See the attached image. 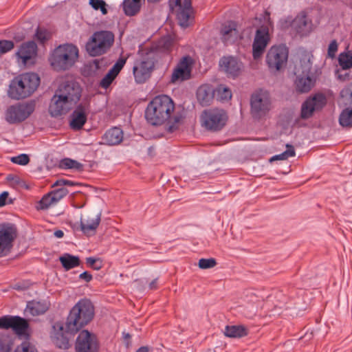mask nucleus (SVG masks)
Segmentation results:
<instances>
[{"mask_svg": "<svg viewBox=\"0 0 352 352\" xmlns=\"http://www.w3.org/2000/svg\"><path fill=\"white\" fill-rule=\"evenodd\" d=\"M311 69V63L307 56L300 60L299 64L295 66L294 74L296 76L309 75Z\"/></svg>", "mask_w": 352, "mask_h": 352, "instance_id": "obj_32", "label": "nucleus"}, {"mask_svg": "<svg viewBox=\"0 0 352 352\" xmlns=\"http://www.w3.org/2000/svg\"><path fill=\"white\" fill-rule=\"evenodd\" d=\"M241 63L233 56H223L219 60V67L228 76L236 77L241 71Z\"/></svg>", "mask_w": 352, "mask_h": 352, "instance_id": "obj_22", "label": "nucleus"}, {"mask_svg": "<svg viewBox=\"0 0 352 352\" xmlns=\"http://www.w3.org/2000/svg\"><path fill=\"white\" fill-rule=\"evenodd\" d=\"M224 334L229 338H242L248 334V329L242 325H228L225 328Z\"/></svg>", "mask_w": 352, "mask_h": 352, "instance_id": "obj_31", "label": "nucleus"}, {"mask_svg": "<svg viewBox=\"0 0 352 352\" xmlns=\"http://www.w3.org/2000/svg\"><path fill=\"white\" fill-rule=\"evenodd\" d=\"M214 91L208 85H202L197 91V100L203 106H208L212 100Z\"/></svg>", "mask_w": 352, "mask_h": 352, "instance_id": "obj_29", "label": "nucleus"}, {"mask_svg": "<svg viewBox=\"0 0 352 352\" xmlns=\"http://www.w3.org/2000/svg\"><path fill=\"white\" fill-rule=\"evenodd\" d=\"M56 204L50 193L45 195L39 201L38 208L41 210L47 209L51 205Z\"/></svg>", "mask_w": 352, "mask_h": 352, "instance_id": "obj_45", "label": "nucleus"}, {"mask_svg": "<svg viewBox=\"0 0 352 352\" xmlns=\"http://www.w3.org/2000/svg\"><path fill=\"white\" fill-rule=\"evenodd\" d=\"M54 234L57 238H62L64 235V233L62 230H58L54 232Z\"/></svg>", "mask_w": 352, "mask_h": 352, "instance_id": "obj_58", "label": "nucleus"}, {"mask_svg": "<svg viewBox=\"0 0 352 352\" xmlns=\"http://www.w3.org/2000/svg\"><path fill=\"white\" fill-rule=\"evenodd\" d=\"M35 36L38 41L44 43L49 39L50 35L47 30L38 28L35 34Z\"/></svg>", "mask_w": 352, "mask_h": 352, "instance_id": "obj_48", "label": "nucleus"}, {"mask_svg": "<svg viewBox=\"0 0 352 352\" xmlns=\"http://www.w3.org/2000/svg\"><path fill=\"white\" fill-rule=\"evenodd\" d=\"M325 104L326 98L322 94L310 97L302 104L300 117L302 119L309 118L316 110L322 109Z\"/></svg>", "mask_w": 352, "mask_h": 352, "instance_id": "obj_18", "label": "nucleus"}, {"mask_svg": "<svg viewBox=\"0 0 352 352\" xmlns=\"http://www.w3.org/2000/svg\"><path fill=\"white\" fill-rule=\"evenodd\" d=\"M157 288V278L153 280L149 284V289L151 290L156 289Z\"/></svg>", "mask_w": 352, "mask_h": 352, "instance_id": "obj_57", "label": "nucleus"}, {"mask_svg": "<svg viewBox=\"0 0 352 352\" xmlns=\"http://www.w3.org/2000/svg\"><path fill=\"white\" fill-rule=\"evenodd\" d=\"M217 100L221 101H228L232 98L231 90L223 85H219L214 90Z\"/></svg>", "mask_w": 352, "mask_h": 352, "instance_id": "obj_36", "label": "nucleus"}, {"mask_svg": "<svg viewBox=\"0 0 352 352\" xmlns=\"http://www.w3.org/2000/svg\"><path fill=\"white\" fill-rule=\"evenodd\" d=\"M169 3L171 8L178 7L177 19L179 24L184 28L188 27L193 14L191 0H169Z\"/></svg>", "mask_w": 352, "mask_h": 352, "instance_id": "obj_14", "label": "nucleus"}, {"mask_svg": "<svg viewBox=\"0 0 352 352\" xmlns=\"http://www.w3.org/2000/svg\"><path fill=\"white\" fill-rule=\"evenodd\" d=\"M36 45L34 41H30L21 45L16 55L23 60L24 64L32 58L36 54Z\"/></svg>", "mask_w": 352, "mask_h": 352, "instance_id": "obj_26", "label": "nucleus"}, {"mask_svg": "<svg viewBox=\"0 0 352 352\" xmlns=\"http://www.w3.org/2000/svg\"><path fill=\"white\" fill-rule=\"evenodd\" d=\"M14 352H37V350L29 342H23L16 347Z\"/></svg>", "mask_w": 352, "mask_h": 352, "instance_id": "obj_49", "label": "nucleus"}, {"mask_svg": "<svg viewBox=\"0 0 352 352\" xmlns=\"http://www.w3.org/2000/svg\"><path fill=\"white\" fill-rule=\"evenodd\" d=\"M101 221L100 214H91L80 219V230L87 236L94 235Z\"/></svg>", "mask_w": 352, "mask_h": 352, "instance_id": "obj_23", "label": "nucleus"}, {"mask_svg": "<svg viewBox=\"0 0 352 352\" xmlns=\"http://www.w3.org/2000/svg\"><path fill=\"white\" fill-rule=\"evenodd\" d=\"M78 53V48L72 43L60 45L51 56V65L56 71L67 70L77 61Z\"/></svg>", "mask_w": 352, "mask_h": 352, "instance_id": "obj_4", "label": "nucleus"}, {"mask_svg": "<svg viewBox=\"0 0 352 352\" xmlns=\"http://www.w3.org/2000/svg\"><path fill=\"white\" fill-rule=\"evenodd\" d=\"M69 191L65 187L60 186L59 188L54 190L50 192L52 197V199L54 200L55 203H57L62 198L68 194Z\"/></svg>", "mask_w": 352, "mask_h": 352, "instance_id": "obj_43", "label": "nucleus"}, {"mask_svg": "<svg viewBox=\"0 0 352 352\" xmlns=\"http://www.w3.org/2000/svg\"><path fill=\"white\" fill-rule=\"evenodd\" d=\"M56 92L61 96H65V100L72 104H76L80 98L81 88L78 83L70 81L61 85Z\"/></svg>", "mask_w": 352, "mask_h": 352, "instance_id": "obj_19", "label": "nucleus"}, {"mask_svg": "<svg viewBox=\"0 0 352 352\" xmlns=\"http://www.w3.org/2000/svg\"><path fill=\"white\" fill-rule=\"evenodd\" d=\"M285 23H282L283 28H287L289 25L300 36H307L313 30L312 21L305 11L300 12L292 21H285Z\"/></svg>", "mask_w": 352, "mask_h": 352, "instance_id": "obj_12", "label": "nucleus"}, {"mask_svg": "<svg viewBox=\"0 0 352 352\" xmlns=\"http://www.w3.org/2000/svg\"><path fill=\"white\" fill-rule=\"evenodd\" d=\"M217 261L213 258H201L199 261L198 266L201 269H210L215 267Z\"/></svg>", "mask_w": 352, "mask_h": 352, "instance_id": "obj_46", "label": "nucleus"}, {"mask_svg": "<svg viewBox=\"0 0 352 352\" xmlns=\"http://www.w3.org/2000/svg\"><path fill=\"white\" fill-rule=\"evenodd\" d=\"M313 85L314 82L309 75L296 76L295 86L298 92L307 93L311 90Z\"/></svg>", "mask_w": 352, "mask_h": 352, "instance_id": "obj_30", "label": "nucleus"}, {"mask_svg": "<svg viewBox=\"0 0 352 352\" xmlns=\"http://www.w3.org/2000/svg\"><path fill=\"white\" fill-rule=\"evenodd\" d=\"M79 278L89 283L92 279V275L88 272H84L80 274Z\"/></svg>", "mask_w": 352, "mask_h": 352, "instance_id": "obj_55", "label": "nucleus"}, {"mask_svg": "<svg viewBox=\"0 0 352 352\" xmlns=\"http://www.w3.org/2000/svg\"><path fill=\"white\" fill-rule=\"evenodd\" d=\"M12 344L10 341L1 340L0 341V352H10L12 350Z\"/></svg>", "mask_w": 352, "mask_h": 352, "instance_id": "obj_54", "label": "nucleus"}, {"mask_svg": "<svg viewBox=\"0 0 352 352\" xmlns=\"http://www.w3.org/2000/svg\"><path fill=\"white\" fill-rule=\"evenodd\" d=\"M89 111L88 103H80L71 115L70 126L72 129L79 130L87 122V113Z\"/></svg>", "mask_w": 352, "mask_h": 352, "instance_id": "obj_21", "label": "nucleus"}, {"mask_svg": "<svg viewBox=\"0 0 352 352\" xmlns=\"http://www.w3.org/2000/svg\"><path fill=\"white\" fill-rule=\"evenodd\" d=\"M87 264L94 270H98L102 267V261L100 258L88 257L86 258Z\"/></svg>", "mask_w": 352, "mask_h": 352, "instance_id": "obj_50", "label": "nucleus"}, {"mask_svg": "<svg viewBox=\"0 0 352 352\" xmlns=\"http://www.w3.org/2000/svg\"><path fill=\"white\" fill-rule=\"evenodd\" d=\"M175 104L166 95L155 96L147 105L145 118L152 125H161L168 122V131L173 132L177 128L181 117L175 115Z\"/></svg>", "mask_w": 352, "mask_h": 352, "instance_id": "obj_1", "label": "nucleus"}, {"mask_svg": "<svg viewBox=\"0 0 352 352\" xmlns=\"http://www.w3.org/2000/svg\"><path fill=\"white\" fill-rule=\"evenodd\" d=\"M154 66L153 58L150 56L143 58L141 60L137 62L133 67L135 82L140 84L146 82L150 78Z\"/></svg>", "mask_w": 352, "mask_h": 352, "instance_id": "obj_15", "label": "nucleus"}, {"mask_svg": "<svg viewBox=\"0 0 352 352\" xmlns=\"http://www.w3.org/2000/svg\"><path fill=\"white\" fill-rule=\"evenodd\" d=\"M75 185H78L77 183H75L74 182H72V181H70V180H67V179H58L57 180L54 184H53V187H55V186H61V187H64L65 186H74Z\"/></svg>", "mask_w": 352, "mask_h": 352, "instance_id": "obj_52", "label": "nucleus"}, {"mask_svg": "<svg viewBox=\"0 0 352 352\" xmlns=\"http://www.w3.org/2000/svg\"><path fill=\"white\" fill-rule=\"evenodd\" d=\"M191 65L192 58L190 56L183 57L173 69L170 82L175 84L190 79L191 76Z\"/></svg>", "mask_w": 352, "mask_h": 352, "instance_id": "obj_17", "label": "nucleus"}, {"mask_svg": "<svg viewBox=\"0 0 352 352\" xmlns=\"http://www.w3.org/2000/svg\"><path fill=\"white\" fill-rule=\"evenodd\" d=\"M48 309L49 305L45 301L32 300L28 302L25 311L26 314L36 316L43 314Z\"/></svg>", "mask_w": 352, "mask_h": 352, "instance_id": "obj_28", "label": "nucleus"}, {"mask_svg": "<svg viewBox=\"0 0 352 352\" xmlns=\"http://www.w3.org/2000/svg\"><path fill=\"white\" fill-rule=\"evenodd\" d=\"M201 119L206 129L212 131L221 130L226 124L227 115L222 109H214L204 111Z\"/></svg>", "mask_w": 352, "mask_h": 352, "instance_id": "obj_9", "label": "nucleus"}, {"mask_svg": "<svg viewBox=\"0 0 352 352\" xmlns=\"http://www.w3.org/2000/svg\"><path fill=\"white\" fill-rule=\"evenodd\" d=\"M63 267L66 270H69L75 267L80 265V258L78 256L69 254H65L59 258Z\"/></svg>", "mask_w": 352, "mask_h": 352, "instance_id": "obj_33", "label": "nucleus"}, {"mask_svg": "<svg viewBox=\"0 0 352 352\" xmlns=\"http://www.w3.org/2000/svg\"><path fill=\"white\" fill-rule=\"evenodd\" d=\"M99 344L96 336L87 330L81 331L76 340V352H98Z\"/></svg>", "mask_w": 352, "mask_h": 352, "instance_id": "obj_13", "label": "nucleus"}, {"mask_svg": "<svg viewBox=\"0 0 352 352\" xmlns=\"http://www.w3.org/2000/svg\"><path fill=\"white\" fill-rule=\"evenodd\" d=\"M289 50L285 45H274L267 52L266 63L271 70L280 71L285 67Z\"/></svg>", "mask_w": 352, "mask_h": 352, "instance_id": "obj_7", "label": "nucleus"}, {"mask_svg": "<svg viewBox=\"0 0 352 352\" xmlns=\"http://www.w3.org/2000/svg\"><path fill=\"white\" fill-rule=\"evenodd\" d=\"M65 96H61L56 91L52 98L49 107L50 113L52 117H58L66 114L74 104L65 100Z\"/></svg>", "mask_w": 352, "mask_h": 352, "instance_id": "obj_20", "label": "nucleus"}, {"mask_svg": "<svg viewBox=\"0 0 352 352\" xmlns=\"http://www.w3.org/2000/svg\"><path fill=\"white\" fill-rule=\"evenodd\" d=\"M251 113L254 118L265 116L271 109L270 94L264 90L254 93L250 99Z\"/></svg>", "mask_w": 352, "mask_h": 352, "instance_id": "obj_6", "label": "nucleus"}, {"mask_svg": "<svg viewBox=\"0 0 352 352\" xmlns=\"http://www.w3.org/2000/svg\"><path fill=\"white\" fill-rule=\"evenodd\" d=\"M173 40L170 36L161 38L157 43V47L163 52H169L173 46Z\"/></svg>", "mask_w": 352, "mask_h": 352, "instance_id": "obj_41", "label": "nucleus"}, {"mask_svg": "<svg viewBox=\"0 0 352 352\" xmlns=\"http://www.w3.org/2000/svg\"><path fill=\"white\" fill-rule=\"evenodd\" d=\"M1 54L10 51L14 47V43L11 41L3 40L0 41Z\"/></svg>", "mask_w": 352, "mask_h": 352, "instance_id": "obj_51", "label": "nucleus"}, {"mask_svg": "<svg viewBox=\"0 0 352 352\" xmlns=\"http://www.w3.org/2000/svg\"><path fill=\"white\" fill-rule=\"evenodd\" d=\"M126 58L121 57L116 61L114 65L101 80L100 85L102 88L107 89L110 86L121 69L123 68L126 63Z\"/></svg>", "mask_w": 352, "mask_h": 352, "instance_id": "obj_24", "label": "nucleus"}, {"mask_svg": "<svg viewBox=\"0 0 352 352\" xmlns=\"http://www.w3.org/2000/svg\"><path fill=\"white\" fill-rule=\"evenodd\" d=\"M149 348L148 346H144L139 348L135 352H148Z\"/></svg>", "mask_w": 352, "mask_h": 352, "instance_id": "obj_59", "label": "nucleus"}, {"mask_svg": "<svg viewBox=\"0 0 352 352\" xmlns=\"http://www.w3.org/2000/svg\"><path fill=\"white\" fill-rule=\"evenodd\" d=\"M8 195L9 193L7 191H4L0 195V207L6 204V199H8Z\"/></svg>", "mask_w": 352, "mask_h": 352, "instance_id": "obj_56", "label": "nucleus"}, {"mask_svg": "<svg viewBox=\"0 0 352 352\" xmlns=\"http://www.w3.org/2000/svg\"><path fill=\"white\" fill-rule=\"evenodd\" d=\"M29 327L28 320L20 316L7 315L0 317V329H12L18 336L28 335Z\"/></svg>", "mask_w": 352, "mask_h": 352, "instance_id": "obj_11", "label": "nucleus"}, {"mask_svg": "<svg viewBox=\"0 0 352 352\" xmlns=\"http://www.w3.org/2000/svg\"><path fill=\"white\" fill-rule=\"evenodd\" d=\"M340 96L352 107V82L340 91Z\"/></svg>", "mask_w": 352, "mask_h": 352, "instance_id": "obj_44", "label": "nucleus"}, {"mask_svg": "<svg viewBox=\"0 0 352 352\" xmlns=\"http://www.w3.org/2000/svg\"><path fill=\"white\" fill-rule=\"evenodd\" d=\"M338 62L342 69L352 67V53H341L338 57Z\"/></svg>", "mask_w": 352, "mask_h": 352, "instance_id": "obj_39", "label": "nucleus"}, {"mask_svg": "<svg viewBox=\"0 0 352 352\" xmlns=\"http://www.w3.org/2000/svg\"><path fill=\"white\" fill-rule=\"evenodd\" d=\"M90 6L95 10H100L102 14H107V3L104 0H89Z\"/></svg>", "mask_w": 352, "mask_h": 352, "instance_id": "obj_42", "label": "nucleus"}, {"mask_svg": "<svg viewBox=\"0 0 352 352\" xmlns=\"http://www.w3.org/2000/svg\"><path fill=\"white\" fill-rule=\"evenodd\" d=\"M34 102L19 103L12 105L6 112V120L10 124H16L24 121L34 111Z\"/></svg>", "mask_w": 352, "mask_h": 352, "instance_id": "obj_8", "label": "nucleus"}, {"mask_svg": "<svg viewBox=\"0 0 352 352\" xmlns=\"http://www.w3.org/2000/svg\"><path fill=\"white\" fill-rule=\"evenodd\" d=\"M17 236V230L12 223L0 224V258L7 256Z\"/></svg>", "mask_w": 352, "mask_h": 352, "instance_id": "obj_10", "label": "nucleus"}, {"mask_svg": "<svg viewBox=\"0 0 352 352\" xmlns=\"http://www.w3.org/2000/svg\"><path fill=\"white\" fill-rule=\"evenodd\" d=\"M122 6L126 15L134 16L140 10V0H124Z\"/></svg>", "mask_w": 352, "mask_h": 352, "instance_id": "obj_34", "label": "nucleus"}, {"mask_svg": "<svg viewBox=\"0 0 352 352\" xmlns=\"http://www.w3.org/2000/svg\"><path fill=\"white\" fill-rule=\"evenodd\" d=\"M269 41V28L267 25H261L256 32L252 45V56L255 60L262 56Z\"/></svg>", "mask_w": 352, "mask_h": 352, "instance_id": "obj_16", "label": "nucleus"}, {"mask_svg": "<svg viewBox=\"0 0 352 352\" xmlns=\"http://www.w3.org/2000/svg\"><path fill=\"white\" fill-rule=\"evenodd\" d=\"M221 40L226 44H230L235 42L239 37V32L236 28V24L230 22L223 25L221 30Z\"/></svg>", "mask_w": 352, "mask_h": 352, "instance_id": "obj_25", "label": "nucleus"}, {"mask_svg": "<svg viewBox=\"0 0 352 352\" xmlns=\"http://www.w3.org/2000/svg\"><path fill=\"white\" fill-rule=\"evenodd\" d=\"M59 167L63 169H74L78 171L83 170V164L70 158H64L60 161Z\"/></svg>", "mask_w": 352, "mask_h": 352, "instance_id": "obj_35", "label": "nucleus"}, {"mask_svg": "<svg viewBox=\"0 0 352 352\" xmlns=\"http://www.w3.org/2000/svg\"><path fill=\"white\" fill-rule=\"evenodd\" d=\"M338 51V43L336 40H333L328 47V56L330 58H333Z\"/></svg>", "mask_w": 352, "mask_h": 352, "instance_id": "obj_53", "label": "nucleus"}, {"mask_svg": "<svg viewBox=\"0 0 352 352\" xmlns=\"http://www.w3.org/2000/svg\"><path fill=\"white\" fill-rule=\"evenodd\" d=\"M123 140V131L119 127L109 129L102 136V140L107 145H117Z\"/></svg>", "mask_w": 352, "mask_h": 352, "instance_id": "obj_27", "label": "nucleus"}, {"mask_svg": "<svg viewBox=\"0 0 352 352\" xmlns=\"http://www.w3.org/2000/svg\"><path fill=\"white\" fill-rule=\"evenodd\" d=\"M11 161L14 164L25 166L29 163L30 157L26 154H20L17 156L12 157Z\"/></svg>", "mask_w": 352, "mask_h": 352, "instance_id": "obj_47", "label": "nucleus"}, {"mask_svg": "<svg viewBox=\"0 0 352 352\" xmlns=\"http://www.w3.org/2000/svg\"><path fill=\"white\" fill-rule=\"evenodd\" d=\"M94 316V307L91 300H80L70 310L65 322V331L70 334L79 331L89 323Z\"/></svg>", "mask_w": 352, "mask_h": 352, "instance_id": "obj_2", "label": "nucleus"}, {"mask_svg": "<svg viewBox=\"0 0 352 352\" xmlns=\"http://www.w3.org/2000/svg\"><path fill=\"white\" fill-rule=\"evenodd\" d=\"M339 123L343 127H352V108H346L341 112Z\"/></svg>", "mask_w": 352, "mask_h": 352, "instance_id": "obj_37", "label": "nucleus"}, {"mask_svg": "<svg viewBox=\"0 0 352 352\" xmlns=\"http://www.w3.org/2000/svg\"><path fill=\"white\" fill-rule=\"evenodd\" d=\"M114 34L108 30L95 32L86 44V50L91 56L107 53L114 43Z\"/></svg>", "mask_w": 352, "mask_h": 352, "instance_id": "obj_5", "label": "nucleus"}, {"mask_svg": "<svg viewBox=\"0 0 352 352\" xmlns=\"http://www.w3.org/2000/svg\"><path fill=\"white\" fill-rule=\"evenodd\" d=\"M148 2H151V3H155V2H157V1H160V0H147Z\"/></svg>", "mask_w": 352, "mask_h": 352, "instance_id": "obj_61", "label": "nucleus"}, {"mask_svg": "<svg viewBox=\"0 0 352 352\" xmlns=\"http://www.w3.org/2000/svg\"><path fill=\"white\" fill-rule=\"evenodd\" d=\"M53 342L59 349H67L69 347V342L63 333H57L53 338Z\"/></svg>", "mask_w": 352, "mask_h": 352, "instance_id": "obj_38", "label": "nucleus"}, {"mask_svg": "<svg viewBox=\"0 0 352 352\" xmlns=\"http://www.w3.org/2000/svg\"><path fill=\"white\" fill-rule=\"evenodd\" d=\"M40 78L36 74L26 73L12 80L8 90L9 96L19 100L30 96L38 87Z\"/></svg>", "mask_w": 352, "mask_h": 352, "instance_id": "obj_3", "label": "nucleus"}, {"mask_svg": "<svg viewBox=\"0 0 352 352\" xmlns=\"http://www.w3.org/2000/svg\"><path fill=\"white\" fill-rule=\"evenodd\" d=\"M287 150L283 153L274 155L272 157L271 161L272 160H285L288 159L290 157H294L296 155L294 148L292 145L287 144H286Z\"/></svg>", "mask_w": 352, "mask_h": 352, "instance_id": "obj_40", "label": "nucleus"}, {"mask_svg": "<svg viewBox=\"0 0 352 352\" xmlns=\"http://www.w3.org/2000/svg\"><path fill=\"white\" fill-rule=\"evenodd\" d=\"M123 337L124 339H129L131 338V335L129 333H123Z\"/></svg>", "mask_w": 352, "mask_h": 352, "instance_id": "obj_60", "label": "nucleus"}]
</instances>
